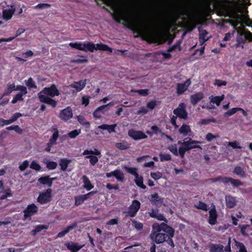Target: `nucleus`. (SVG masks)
<instances>
[{
    "label": "nucleus",
    "mask_w": 252,
    "mask_h": 252,
    "mask_svg": "<svg viewBox=\"0 0 252 252\" xmlns=\"http://www.w3.org/2000/svg\"><path fill=\"white\" fill-rule=\"evenodd\" d=\"M26 85L29 88L36 89L37 88V86L35 84V82L33 81V79L31 77L28 79V81L26 82Z\"/></svg>",
    "instance_id": "864d4df0"
},
{
    "label": "nucleus",
    "mask_w": 252,
    "mask_h": 252,
    "mask_svg": "<svg viewBox=\"0 0 252 252\" xmlns=\"http://www.w3.org/2000/svg\"><path fill=\"white\" fill-rule=\"evenodd\" d=\"M12 196V193L11 192V190L9 188H8L5 190V191L4 192V194L1 196L0 199H1V200L5 199L7 198V197H11Z\"/></svg>",
    "instance_id": "37998d69"
},
{
    "label": "nucleus",
    "mask_w": 252,
    "mask_h": 252,
    "mask_svg": "<svg viewBox=\"0 0 252 252\" xmlns=\"http://www.w3.org/2000/svg\"><path fill=\"white\" fill-rule=\"evenodd\" d=\"M140 203L137 200H134L128 210V214L130 217L135 216L140 207Z\"/></svg>",
    "instance_id": "4468645a"
},
{
    "label": "nucleus",
    "mask_w": 252,
    "mask_h": 252,
    "mask_svg": "<svg viewBox=\"0 0 252 252\" xmlns=\"http://www.w3.org/2000/svg\"><path fill=\"white\" fill-rule=\"evenodd\" d=\"M181 40L178 41L175 44H174L171 47H169L167 51L168 52H171L177 48H179V51H181Z\"/></svg>",
    "instance_id": "c03bdc74"
},
{
    "label": "nucleus",
    "mask_w": 252,
    "mask_h": 252,
    "mask_svg": "<svg viewBox=\"0 0 252 252\" xmlns=\"http://www.w3.org/2000/svg\"><path fill=\"white\" fill-rule=\"evenodd\" d=\"M15 10L16 8L14 5H11L10 9L3 10L2 11L3 19L5 20H10L14 13Z\"/></svg>",
    "instance_id": "a211bd4d"
},
{
    "label": "nucleus",
    "mask_w": 252,
    "mask_h": 252,
    "mask_svg": "<svg viewBox=\"0 0 252 252\" xmlns=\"http://www.w3.org/2000/svg\"><path fill=\"white\" fill-rule=\"evenodd\" d=\"M150 201L157 206H160L162 203V199L159 197L157 193L151 195Z\"/></svg>",
    "instance_id": "b1692460"
},
{
    "label": "nucleus",
    "mask_w": 252,
    "mask_h": 252,
    "mask_svg": "<svg viewBox=\"0 0 252 252\" xmlns=\"http://www.w3.org/2000/svg\"><path fill=\"white\" fill-rule=\"evenodd\" d=\"M86 158L90 159V163L92 165H94L98 161V158L95 156H86Z\"/></svg>",
    "instance_id": "3c124183"
},
{
    "label": "nucleus",
    "mask_w": 252,
    "mask_h": 252,
    "mask_svg": "<svg viewBox=\"0 0 252 252\" xmlns=\"http://www.w3.org/2000/svg\"><path fill=\"white\" fill-rule=\"evenodd\" d=\"M39 93H41V94L51 97L59 96L60 94L59 91L55 84H52L49 87L44 88Z\"/></svg>",
    "instance_id": "0eeeda50"
},
{
    "label": "nucleus",
    "mask_w": 252,
    "mask_h": 252,
    "mask_svg": "<svg viewBox=\"0 0 252 252\" xmlns=\"http://www.w3.org/2000/svg\"><path fill=\"white\" fill-rule=\"evenodd\" d=\"M186 146H188L187 145ZM189 148L188 146H184L183 147H180L179 150L178 151V155H179L182 158H183L185 156L186 152L189 151Z\"/></svg>",
    "instance_id": "4c0bfd02"
},
{
    "label": "nucleus",
    "mask_w": 252,
    "mask_h": 252,
    "mask_svg": "<svg viewBox=\"0 0 252 252\" xmlns=\"http://www.w3.org/2000/svg\"><path fill=\"white\" fill-rule=\"evenodd\" d=\"M173 113L180 119H187L188 118V112L186 110L185 104L184 103H180L179 106L173 110Z\"/></svg>",
    "instance_id": "6e6552de"
},
{
    "label": "nucleus",
    "mask_w": 252,
    "mask_h": 252,
    "mask_svg": "<svg viewBox=\"0 0 252 252\" xmlns=\"http://www.w3.org/2000/svg\"><path fill=\"white\" fill-rule=\"evenodd\" d=\"M37 95L39 100L41 102L46 103L51 106L53 108H55L56 107L57 101L53 99L52 97L41 94V93H39Z\"/></svg>",
    "instance_id": "f8f14e48"
},
{
    "label": "nucleus",
    "mask_w": 252,
    "mask_h": 252,
    "mask_svg": "<svg viewBox=\"0 0 252 252\" xmlns=\"http://www.w3.org/2000/svg\"><path fill=\"white\" fill-rule=\"evenodd\" d=\"M131 92L138 93L139 95L143 96H147L149 94L148 89L132 90Z\"/></svg>",
    "instance_id": "49530a36"
},
{
    "label": "nucleus",
    "mask_w": 252,
    "mask_h": 252,
    "mask_svg": "<svg viewBox=\"0 0 252 252\" xmlns=\"http://www.w3.org/2000/svg\"><path fill=\"white\" fill-rule=\"evenodd\" d=\"M167 149L175 156H178L177 146L176 144H173L169 146Z\"/></svg>",
    "instance_id": "de8ad7c7"
},
{
    "label": "nucleus",
    "mask_w": 252,
    "mask_h": 252,
    "mask_svg": "<svg viewBox=\"0 0 252 252\" xmlns=\"http://www.w3.org/2000/svg\"><path fill=\"white\" fill-rule=\"evenodd\" d=\"M84 201L85 200H84L83 196H82V195L78 196H76L75 197V205L76 206H79V205L82 204L84 202Z\"/></svg>",
    "instance_id": "4d7b16f0"
},
{
    "label": "nucleus",
    "mask_w": 252,
    "mask_h": 252,
    "mask_svg": "<svg viewBox=\"0 0 252 252\" xmlns=\"http://www.w3.org/2000/svg\"><path fill=\"white\" fill-rule=\"evenodd\" d=\"M160 160L161 162L171 160V156L169 154H162L159 155Z\"/></svg>",
    "instance_id": "58836bf2"
},
{
    "label": "nucleus",
    "mask_w": 252,
    "mask_h": 252,
    "mask_svg": "<svg viewBox=\"0 0 252 252\" xmlns=\"http://www.w3.org/2000/svg\"><path fill=\"white\" fill-rule=\"evenodd\" d=\"M47 168L49 170H54L56 168L57 166V163L53 161H47L45 162Z\"/></svg>",
    "instance_id": "ea45409f"
},
{
    "label": "nucleus",
    "mask_w": 252,
    "mask_h": 252,
    "mask_svg": "<svg viewBox=\"0 0 252 252\" xmlns=\"http://www.w3.org/2000/svg\"><path fill=\"white\" fill-rule=\"evenodd\" d=\"M224 98V95H222L221 96H216L213 97L211 99V102L216 104L217 105H220V102Z\"/></svg>",
    "instance_id": "e433bc0d"
},
{
    "label": "nucleus",
    "mask_w": 252,
    "mask_h": 252,
    "mask_svg": "<svg viewBox=\"0 0 252 252\" xmlns=\"http://www.w3.org/2000/svg\"><path fill=\"white\" fill-rule=\"evenodd\" d=\"M70 162L71 160L69 159L66 158H61L59 161V165L61 166V171H66Z\"/></svg>",
    "instance_id": "cd10ccee"
},
{
    "label": "nucleus",
    "mask_w": 252,
    "mask_h": 252,
    "mask_svg": "<svg viewBox=\"0 0 252 252\" xmlns=\"http://www.w3.org/2000/svg\"><path fill=\"white\" fill-rule=\"evenodd\" d=\"M29 161L28 160H25L19 165V168L21 171H23L29 166Z\"/></svg>",
    "instance_id": "bf43d9fd"
},
{
    "label": "nucleus",
    "mask_w": 252,
    "mask_h": 252,
    "mask_svg": "<svg viewBox=\"0 0 252 252\" xmlns=\"http://www.w3.org/2000/svg\"><path fill=\"white\" fill-rule=\"evenodd\" d=\"M128 135L134 140H140L147 138L148 136L141 130H136L133 129L128 131Z\"/></svg>",
    "instance_id": "9d476101"
},
{
    "label": "nucleus",
    "mask_w": 252,
    "mask_h": 252,
    "mask_svg": "<svg viewBox=\"0 0 252 252\" xmlns=\"http://www.w3.org/2000/svg\"><path fill=\"white\" fill-rule=\"evenodd\" d=\"M24 94L18 93L17 94L12 100V103L14 104L16 103L18 101H22L23 100V95Z\"/></svg>",
    "instance_id": "052dcab7"
},
{
    "label": "nucleus",
    "mask_w": 252,
    "mask_h": 252,
    "mask_svg": "<svg viewBox=\"0 0 252 252\" xmlns=\"http://www.w3.org/2000/svg\"><path fill=\"white\" fill-rule=\"evenodd\" d=\"M151 129L154 132V134H158V133L160 134L162 136L165 135L164 133L156 125H154L152 126Z\"/></svg>",
    "instance_id": "8fccbe9b"
},
{
    "label": "nucleus",
    "mask_w": 252,
    "mask_h": 252,
    "mask_svg": "<svg viewBox=\"0 0 252 252\" xmlns=\"http://www.w3.org/2000/svg\"><path fill=\"white\" fill-rule=\"evenodd\" d=\"M69 45L73 48L85 52L89 51L93 52L95 50L112 52L111 48L107 45L101 43L95 44L89 41L85 42L84 44L80 42H76L74 43L70 42Z\"/></svg>",
    "instance_id": "f03ea898"
},
{
    "label": "nucleus",
    "mask_w": 252,
    "mask_h": 252,
    "mask_svg": "<svg viewBox=\"0 0 252 252\" xmlns=\"http://www.w3.org/2000/svg\"><path fill=\"white\" fill-rule=\"evenodd\" d=\"M219 137V136L218 135H215L213 134L212 133H208L206 135L205 138L207 141L211 142L214 138H216Z\"/></svg>",
    "instance_id": "774afa93"
},
{
    "label": "nucleus",
    "mask_w": 252,
    "mask_h": 252,
    "mask_svg": "<svg viewBox=\"0 0 252 252\" xmlns=\"http://www.w3.org/2000/svg\"><path fill=\"white\" fill-rule=\"evenodd\" d=\"M229 23L234 28L236 29V27L240 24V22L238 20V19L236 17H234L233 19L229 21Z\"/></svg>",
    "instance_id": "5fc2aeb1"
},
{
    "label": "nucleus",
    "mask_w": 252,
    "mask_h": 252,
    "mask_svg": "<svg viewBox=\"0 0 252 252\" xmlns=\"http://www.w3.org/2000/svg\"><path fill=\"white\" fill-rule=\"evenodd\" d=\"M131 144L126 140H123L121 142L116 143L115 147L120 150H126L130 147Z\"/></svg>",
    "instance_id": "393cba45"
},
{
    "label": "nucleus",
    "mask_w": 252,
    "mask_h": 252,
    "mask_svg": "<svg viewBox=\"0 0 252 252\" xmlns=\"http://www.w3.org/2000/svg\"><path fill=\"white\" fill-rule=\"evenodd\" d=\"M221 182L224 185L230 184L234 188L243 185V183L238 179H234L231 177L222 176Z\"/></svg>",
    "instance_id": "ddd939ff"
},
{
    "label": "nucleus",
    "mask_w": 252,
    "mask_h": 252,
    "mask_svg": "<svg viewBox=\"0 0 252 252\" xmlns=\"http://www.w3.org/2000/svg\"><path fill=\"white\" fill-rule=\"evenodd\" d=\"M233 172L234 174H236L240 178H243L246 177V171L240 166H237L235 167Z\"/></svg>",
    "instance_id": "bb28decb"
},
{
    "label": "nucleus",
    "mask_w": 252,
    "mask_h": 252,
    "mask_svg": "<svg viewBox=\"0 0 252 252\" xmlns=\"http://www.w3.org/2000/svg\"><path fill=\"white\" fill-rule=\"evenodd\" d=\"M112 16L113 19L118 23L123 21L124 26L131 30L134 33L140 34L141 33L139 24L133 20L130 16L126 17L125 15L120 12L113 14Z\"/></svg>",
    "instance_id": "7ed1b4c3"
},
{
    "label": "nucleus",
    "mask_w": 252,
    "mask_h": 252,
    "mask_svg": "<svg viewBox=\"0 0 252 252\" xmlns=\"http://www.w3.org/2000/svg\"><path fill=\"white\" fill-rule=\"evenodd\" d=\"M197 143H200V142L192 140L191 138L189 137L185 138L183 142H182L181 141H180L178 142L179 144H181L183 146H185L186 147V145H187L188 147L190 148L189 150L195 148L201 149V147L200 146L196 144Z\"/></svg>",
    "instance_id": "9b49d317"
},
{
    "label": "nucleus",
    "mask_w": 252,
    "mask_h": 252,
    "mask_svg": "<svg viewBox=\"0 0 252 252\" xmlns=\"http://www.w3.org/2000/svg\"><path fill=\"white\" fill-rule=\"evenodd\" d=\"M26 116L24 114L20 113L19 112H17L14 114L10 120H11L12 123L16 121L19 118L22 116Z\"/></svg>",
    "instance_id": "6e6d98bb"
},
{
    "label": "nucleus",
    "mask_w": 252,
    "mask_h": 252,
    "mask_svg": "<svg viewBox=\"0 0 252 252\" xmlns=\"http://www.w3.org/2000/svg\"><path fill=\"white\" fill-rule=\"evenodd\" d=\"M239 107H235L231 109L230 110L227 111V112H225L224 114V116L225 117H228L229 116H231L233 115H234L235 113H236L237 111H239Z\"/></svg>",
    "instance_id": "a19ab883"
},
{
    "label": "nucleus",
    "mask_w": 252,
    "mask_h": 252,
    "mask_svg": "<svg viewBox=\"0 0 252 252\" xmlns=\"http://www.w3.org/2000/svg\"><path fill=\"white\" fill-rule=\"evenodd\" d=\"M194 206L197 209L204 211H207L209 210L208 205L201 201H199L197 204L194 205Z\"/></svg>",
    "instance_id": "473e14b6"
},
{
    "label": "nucleus",
    "mask_w": 252,
    "mask_h": 252,
    "mask_svg": "<svg viewBox=\"0 0 252 252\" xmlns=\"http://www.w3.org/2000/svg\"><path fill=\"white\" fill-rule=\"evenodd\" d=\"M226 205L229 208H232L236 205V200L235 197L231 195L225 196Z\"/></svg>",
    "instance_id": "a878e982"
},
{
    "label": "nucleus",
    "mask_w": 252,
    "mask_h": 252,
    "mask_svg": "<svg viewBox=\"0 0 252 252\" xmlns=\"http://www.w3.org/2000/svg\"><path fill=\"white\" fill-rule=\"evenodd\" d=\"M204 97V94L202 92L196 93L190 96V103L193 105H196Z\"/></svg>",
    "instance_id": "6ab92c4d"
},
{
    "label": "nucleus",
    "mask_w": 252,
    "mask_h": 252,
    "mask_svg": "<svg viewBox=\"0 0 252 252\" xmlns=\"http://www.w3.org/2000/svg\"><path fill=\"white\" fill-rule=\"evenodd\" d=\"M81 133L80 129H74L67 133L68 137L70 138H75Z\"/></svg>",
    "instance_id": "a18cd8bd"
},
{
    "label": "nucleus",
    "mask_w": 252,
    "mask_h": 252,
    "mask_svg": "<svg viewBox=\"0 0 252 252\" xmlns=\"http://www.w3.org/2000/svg\"><path fill=\"white\" fill-rule=\"evenodd\" d=\"M30 168L37 171H39L40 170L41 167L36 161L33 160L30 165Z\"/></svg>",
    "instance_id": "603ef678"
},
{
    "label": "nucleus",
    "mask_w": 252,
    "mask_h": 252,
    "mask_svg": "<svg viewBox=\"0 0 252 252\" xmlns=\"http://www.w3.org/2000/svg\"><path fill=\"white\" fill-rule=\"evenodd\" d=\"M134 182L136 185L142 189H146V187L143 184V178L141 176L138 175V177H135Z\"/></svg>",
    "instance_id": "72a5a7b5"
},
{
    "label": "nucleus",
    "mask_w": 252,
    "mask_h": 252,
    "mask_svg": "<svg viewBox=\"0 0 252 252\" xmlns=\"http://www.w3.org/2000/svg\"><path fill=\"white\" fill-rule=\"evenodd\" d=\"M76 226V223H74L73 224L70 225L64 228L63 230L60 232L57 235V238H63L67 233H68L71 230L73 229Z\"/></svg>",
    "instance_id": "c85d7f7f"
},
{
    "label": "nucleus",
    "mask_w": 252,
    "mask_h": 252,
    "mask_svg": "<svg viewBox=\"0 0 252 252\" xmlns=\"http://www.w3.org/2000/svg\"><path fill=\"white\" fill-rule=\"evenodd\" d=\"M150 175L153 179L155 180H158L161 178L162 175L161 173L158 172H151Z\"/></svg>",
    "instance_id": "680f3d73"
},
{
    "label": "nucleus",
    "mask_w": 252,
    "mask_h": 252,
    "mask_svg": "<svg viewBox=\"0 0 252 252\" xmlns=\"http://www.w3.org/2000/svg\"><path fill=\"white\" fill-rule=\"evenodd\" d=\"M242 217V215L240 211L234 212L231 216L232 220H238L236 218L240 219Z\"/></svg>",
    "instance_id": "e2e57ef3"
},
{
    "label": "nucleus",
    "mask_w": 252,
    "mask_h": 252,
    "mask_svg": "<svg viewBox=\"0 0 252 252\" xmlns=\"http://www.w3.org/2000/svg\"><path fill=\"white\" fill-rule=\"evenodd\" d=\"M82 180L84 183L83 187L87 190H90L94 187V186L91 184L89 178L87 176H83Z\"/></svg>",
    "instance_id": "7c9ffc66"
},
{
    "label": "nucleus",
    "mask_w": 252,
    "mask_h": 252,
    "mask_svg": "<svg viewBox=\"0 0 252 252\" xmlns=\"http://www.w3.org/2000/svg\"><path fill=\"white\" fill-rule=\"evenodd\" d=\"M190 84L191 80L190 79H187L184 83H178L177 84V94L178 95L183 94L187 90Z\"/></svg>",
    "instance_id": "dca6fc26"
},
{
    "label": "nucleus",
    "mask_w": 252,
    "mask_h": 252,
    "mask_svg": "<svg viewBox=\"0 0 252 252\" xmlns=\"http://www.w3.org/2000/svg\"><path fill=\"white\" fill-rule=\"evenodd\" d=\"M48 228V225L44 224L38 225L35 227V229L32 231V234L33 236H35L38 232H40L43 229H47Z\"/></svg>",
    "instance_id": "f704fd0d"
},
{
    "label": "nucleus",
    "mask_w": 252,
    "mask_h": 252,
    "mask_svg": "<svg viewBox=\"0 0 252 252\" xmlns=\"http://www.w3.org/2000/svg\"><path fill=\"white\" fill-rule=\"evenodd\" d=\"M86 84V80H81L78 82H74L73 83L65 86L64 88L66 91V94H70L71 92L72 93H74V91L73 90H70V88H74L75 89L76 91L79 92L82 91L84 87H85Z\"/></svg>",
    "instance_id": "39448f33"
},
{
    "label": "nucleus",
    "mask_w": 252,
    "mask_h": 252,
    "mask_svg": "<svg viewBox=\"0 0 252 252\" xmlns=\"http://www.w3.org/2000/svg\"><path fill=\"white\" fill-rule=\"evenodd\" d=\"M108 6L113 8L115 5V0H98Z\"/></svg>",
    "instance_id": "09e8293b"
},
{
    "label": "nucleus",
    "mask_w": 252,
    "mask_h": 252,
    "mask_svg": "<svg viewBox=\"0 0 252 252\" xmlns=\"http://www.w3.org/2000/svg\"><path fill=\"white\" fill-rule=\"evenodd\" d=\"M52 189H48L40 193L37 201L41 204H46L52 200Z\"/></svg>",
    "instance_id": "423d86ee"
},
{
    "label": "nucleus",
    "mask_w": 252,
    "mask_h": 252,
    "mask_svg": "<svg viewBox=\"0 0 252 252\" xmlns=\"http://www.w3.org/2000/svg\"><path fill=\"white\" fill-rule=\"evenodd\" d=\"M115 177L119 181H123L124 178V173L120 170H115Z\"/></svg>",
    "instance_id": "79ce46f5"
},
{
    "label": "nucleus",
    "mask_w": 252,
    "mask_h": 252,
    "mask_svg": "<svg viewBox=\"0 0 252 252\" xmlns=\"http://www.w3.org/2000/svg\"><path fill=\"white\" fill-rule=\"evenodd\" d=\"M16 86L14 84H12L8 86L7 90L4 92L3 95L11 93L13 91L16 90Z\"/></svg>",
    "instance_id": "0e129e2a"
},
{
    "label": "nucleus",
    "mask_w": 252,
    "mask_h": 252,
    "mask_svg": "<svg viewBox=\"0 0 252 252\" xmlns=\"http://www.w3.org/2000/svg\"><path fill=\"white\" fill-rule=\"evenodd\" d=\"M209 218L208 220H217L218 214L216 208V206L212 204L211 206V209L209 211Z\"/></svg>",
    "instance_id": "5701e85b"
},
{
    "label": "nucleus",
    "mask_w": 252,
    "mask_h": 252,
    "mask_svg": "<svg viewBox=\"0 0 252 252\" xmlns=\"http://www.w3.org/2000/svg\"><path fill=\"white\" fill-rule=\"evenodd\" d=\"M73 117V113L70 107L67 106L65 108L60 111L59 118L62 121L67 122Z\"/></svg>",
    "instance_id": "1a4fd4ad"
},
{
    "label": "nucleus",
    "mask_w": 252,
    "mask_h": 252,
    "mask_svg": "<svg viewBox=\"0 0 252 252\" xmlns=\"http://www.w3.org/2000/svg\"><path fill=\"white\" fill-rule=\"evenodd\" d=\"M90 97L89 96L85 95L82 96L81 98L82 104L85 106H88L90 103Z\"/></svg>",
    "instance_id": "69168bd1"
},
{
    "label": "nucleus",
    "mask_w": 252,
    "mask_h": 252,
    "mask_svg": "<svg viewBox=\"0 0 252 252\" xmlns=\"http://www.w3.org/2000/svg\"><path fill=\"white\" fill-rule=\"evenodd\" d=\"M77 119L78 122L82 125L84 126L86 128H90V123L88 121H87L86 120V119L84 116L82 115H79L77 116Z\"/></svg>",
    "instance_id": "2f4dec72"
},
{
    "label": "nucleus",
    "mask_w": 252,
    "mask_h": 252,
    "mask_svg": "<svg viewBox=\"0 0 252 252\" xmlns=\"http://www.w3.org/2000/svg\"><path fill=\"white\" fill-rule=\"evenodd\" d=\"M15 90L17 91H20L21 93L20 94H26L28 93L27 88L25 86H21L20 85L16 86Z\"/></svg>",
    "instance_id": "13d9d810"
},
{
    "label": "nucleus",
    "mask_w": 252,
    "mask_h": 252,
    "mask_svg": "<svg viewBox=\"0 0 252 252\" xmlns=\"http://www.w3.org/2000/svg\"><path fill=\"white\" fill-rule=\"evenodd\" d=\"M191 132V130L189 126L185 124H183L179 129V132L184 136L188 135L189 133Z\"/></svg>",
    "instance_id": "c756f323"
},
{
    "label": "nucleus",
    "mask_w": 252,
    "mask_h": 252,
    "mask_svg": "<svg viewBox=\"0 0 252 252\" xmlns=\"http://www.w3.org/2000/svg\"><path fill=\"white\" fill-rule=\"evenodd\" d=\"M38 211V207L33 203L29 205L24 211L25 218L31 217L36 213Z\"/></svg>",
    "instance_id": "2eb2a0df"
},
{
    "label": "nucleus",
    "mask_w": 252,
    "mask_h": 252,
    "mask_svg": "<svg viewBox=\"0 0 252 252\" xmlns=\"http://www.w3.org/2000/svg\"><path fill=\"white\" fill-rule=\"evenodd\" d=\"M214 84L215 85H217L218 87H221L222 86H225L227 84V82L226 81H222L219 79H215Z\"/></svg>",
    "instance_id": "338daca9"
},
{
    "label": "nucleus",
    "mask_w": 252,
    "mask_h": 252,
    "mask_svg": "<svg viewBox=\"0 0 252 252\" xmlns=\"http://www.w3.org/2000/svg\"><path fill=\"white\" fill-rule=\"evenodd\" d=\"M209 248V252H224V246L221 244L211 243Z\"/></svg>",
    "instance_id": "4be33fe9"
},
{
    "label": "nucleus",
    "mask_w": 252,
    "mask_h": 252,
    "mask_svg": "<svg viewBox=\"0 0 252 252\" xmlns=\"http://www.w3.org/2000/svg\"><path fill=\"white\" fill-rule=\"evenodd\" d=\"M174 229L164 222L159 224L155 223L152 226V230L150 238L153 242L150 251H156L155 244H160L166 242L171 248L175 247L172 238L174 236Z\"/></svg>",
    "instance_id": "f257e3e1"
},
{
    "label": "nucleus",
    "mask_w": 252,
    "mask_h": 252,
    "mask_svg": "<svg viewBox=\"0 0 252 252\" xmlns=\"http://www.w3.org/2000/svg\"><path fill=\"white\" fill-rule=\"evenodd\" d=\"M56 178H51L49 176H42L38 179V182L41 185H46L48 187H51L53 184V181Z\"/></svg>",
    "instance_id": "f3484780"
},
{
    "label": "nucleus",
    "mask_w": 252,
    "mask_h": 252,
    "mask_svg": "<svg viewBox=\"0 0 252 252\" xmlns=\"http://www.w3.org/2000/svg\"><path fill=\"white\" fill-rule=\"evenodd\" d=\"M50 131L53 132V134L50 138L45 149V150L47 152H50L52 146L57 144V140L59 137V130L56 125H53L51 128Z\"/></svg>",
    "instance_id": "20e7f679"
},
{
    "label": "nucleus",
    "mask_w": 252,
    "mask_h": 252,
    "mask_svg": "<svg viewBox=\"0 0 252 252\" xmlns=\"http://www.w3.org/2000/svg\"><path fill=\"white\" fill-rule=\"evenodd\" d=\"M127 173L130 174L134 176L135 177H138V175H139L137 173V168L136 167H125Z\"/></svg>",
    "instance_id": "c9c22d12"
},
{
    "label": "nucleus",
    "mask_w": 252,
    "mask_h": 252,
    "mask_svg": "<svg viewBox=\"0 0 252 252\" xmlns=\"http://www.w3.org/2000/svg\"><path fill=\"white\" fill-rule=\"evenodd\" d=\"M247 37L246 35H244L243 33H239L236 37V47H244V44L246 42Z\"/></svg>",
    "instance_id": "aec40b11"
},
{
    "label": "nucleus",
    "mask_w": 252,
    "mask_h": 252,
    "mask_svg": "<svg viewBox=\"0 0 252 252\" xmlns=\"http://www.w3.org/2000/svg\"><path fill=\"white\" fill-rule=\"evenodd\" d=\"M67 249L71 252H77L81 249L84 245H79L77 243L72 242H68L65 244Z\"/></svg>",
    "instance_id": "412c9836"
}]
</instances>
